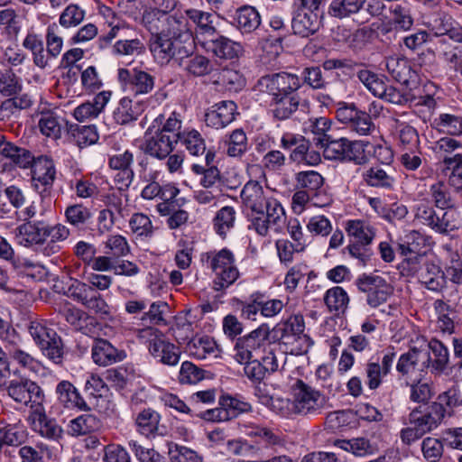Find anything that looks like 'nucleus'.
<instances>
[{
    "instance_id": "f257e3e1",
    "label": "nucleus",
    "mask_w": 462,
    "mask_h": 462,
    "mask_svg": "<svg viewBox=\"0 0 462 462\" xmlns=\"http://www.w3.org/2000/svg\"><path fill=\"white\" fill-rule=\"evenodd\" d=\"M462 406V393L457 387H450L439 393L430 406H420L411 410L400 438L405 445H411L425 434L437 429L446 416L452 417L457 407Z\"/></svg>"
},
{
    "instance_id": "f03ea898",
    "label": "nucleus",
    "mask_w": 462,
    "mask_h": 462,
    "mask_svg": "<svg viewBox=\"0 0 462 462\" xmlns=\"http://www.w3.org/2000/svg\"><path fill=\"white\" fill-rule=\"evenodd\" d=\"M430 237L417 230L405 232L402 236L392 240L396 254L402 258L397 269L402 276L413 277L420 268V261L430 246Z\"/></svg>"
},
{
    "instance_id": "7ed1b4c3",
    "label": "nucleus",
    "mask_w": 462,
    "mask_h": 462,
    "mask_svg": "<svg viewBox=\"0 0 462 462\" xmlns=\"http://www.w3.org/2000/svg\"><path fill=\"white\" fill-rule=\"evenodd\" d=\"M200 261L204 266L217 274L213 281L214 290L222 291L232 285L239 277L235 265V256L231 250L225 247L219 251H209L201 254Z\"/></svg>"
},
{
    "instance_id": "20e7f679",
    "label": "nucleus",
    "mask_w": 462,
    "mask_h": 462,
    "mask_svg": "<svg viewBox=\"0 0 462 462\" xmlns=\"http://www.w3.org/2000/svg\"><path fill=\"white\" fill-rule=\"evenodd\" d=\"M415 218L423 226L438 234L448 236L461 226L459 214L456 208H437L428 203H420L415 208Z\"/></svg>"
},
{
    "instance_id": "39448f33",
    "label": "nucleus",
    "mask_w": 462,
    "mask_h": 462,
    "mask_svg": "<svg viewBox=\"0 0 462 462\" xmlns=\"http://www.w3.org/2000/svg\"><path fill=\"white\" fill-rule=\"evenodd\" d=\"M29 170L31 171V183L33 189L42 199H51L57 175L56 165L52 157L46 154L36 156Z\"/></svg>"
},
{
    "instance_id": "423d86ee",
    "label": "nucleus",
    "mask_w": 462,
    "mask_h": 462,
    "mask_svg": "<svg viewBox=\"0 0 462 462\" xmlns=\"http://www.w3.org/2000/svg\"><path fill=\"white\" fill-rule=\"evenodd\" d=\"M280 146L290 152L289 160L296 165L317 166L321 162L319 152L311 148L310 140L301 134L284 133Z\"/></svg>"
},
{
    "instance_id": "0eeeda50",
    "label": "nucleus",
    "mask_w": 462,
    "mask_h": 462,
    "mask_svg": "<svg viewBox=\"0 0 462 462\" xmlns=\"http://www.w3.org/2000/svg\"><path fill=\"white\" fill-rule=\"evenodd\" d=\"M180 44L167 30L151 33L149 39V50L154 60L161 65L168 64L174 58L182 59L189 56L191 49L188 50L186 46H180Z\"/></svg>"
},
{
    "instance_id": "6e6552de",
    "label": "nucleus",
    "mask_w": 462,
    "mask_h": 462,
    "mask_svg": "<svg viewBox=\"0 0 462 462\" xmlns=\"http://www.w3.org/2000/svg\"><path fill=\"white\" fill-rule=\"evenodd\" d=\"M162 122L163 115H159L145 131L143 142L141 144V150L144 154L161 161L166 159L179 143L171 135L156 129V125H162Z\"/></svg>"
},
{
    "instance_id": "1a4fd4ad",
    "label": "nucleus",
    "mask_w": 462,
    "mask_h": 462,
    "mask_svg": "<svg viewBox=\"0 0 462 462\" xmlns=\"http://www.w3.org/2000/svg\"><path fill=\"white\" fill-rule=\"evenodd\" d=\"M301 87L300 76L286 71L263 75L255 84V89L267 95L270 99L300 90Z\"/></svg>"
},
{
    "instance_id": "9d476101",
    "label": "nucleus",
    "mask_w": 462,
    "mask_h": 462,
    "mask_svg": "<svg viewBox=\"0 0 462 462\" xmlns=\"http://www.w3.org/2000/svg\"><path fill=\"white\" fill-rule=\"evenodd\" d=\"M293 400V411L297 414L309 415L319 413L325 403V397L301 379H297L291 386Z\"/></svg>"
},
{
    "instance_id": "9b49d317",
    "label": "nucleus",
    "mask_w": 462,
    "mask_h": 462,
    "mask_svg": "<svg viewBox=\"0 0 462 462\" xmlns=\"http://www.w3.org/2000/svg\"><path fill=\"white\" fill-rule=\"evenodd\" d=\"M354 283L359 292L366 295L365 301L373 309L385 303L393 293V287L379 275L362 273Z\"/></svg>"
},
{
    "instance_id": "f8f14e48",
    "label": "nucleus",
    "mask_w": 462,
    "mask_h": 462,
    "mask_svg": "<svg viewBox=\"0 0 462 462\" xmlns=\"http://www.w3.org/2000/svg\"><path fill=\"white\" fill-rule=\"evenodd\" d=\"M241 199L246 208H250L256 215H263L265 209L280 210L282 207L281 202L273 197H265L262 185L257 180H250L244 186L241 194Z\"/></svg>"
},
{
    "instance_id": "ddd939ff",
    "label": "nucleus",
    "mask_w": 462,
    "mask_h": 462,
    "mask_svg": "<svg viewBox=\"0 0 462 462\" xmlns=\"http://www.w3.org/2000/svg\"><path fill=\"white\" fill-rule=\"evenodd\" d=\"M202 49L221 62L234 64L244 56L245 48L240 42L234 41L218 32Z\"/></svg>"
},
{
    "instance_id": "4468645a",
    "label": "nucleus",
    "mask_w": 462,
    "mask_h": 462,
    "mask_svg": "<svg viewBox=\"0 0 462 462\" xmlns=\"http://www.w3.org/2000/svg\"><path fill=\"white\" fill-rule=\"evenodd\" d=\"M187 18L194 24L193 42L202 47L218 32L215 24V15L203 10L189 8L185 10Z\"/></svg>"
},
{
    "instance_id": "2eb2a0df",
    "label": "nucleus",
    "mask_w": 462,
    "mask_h": 462,
    "mask_svg": "<svg viewBox=\"0 0 462 462\" xmlns=\"http://www.w3.org/2000/svg\"><path fill=\"white\" fill-rule=\"evenodd\" d=\"M117 78L124 89H129L135 95L152 92L155 84V78L152 75L136 68L132 70L120 68Z\"/></svg>"
},
{
    "instance_id": "dca6fc26",
    "label": "nucleus",
    "mask_w": 462,
    "mask_h": 462,
    "mask_svg": "<svg viewBox=\"0 0 462 462\" xmlns=\"http://www.w3.org/2000/svg\"><path fill=\"white\" fill-rule=\"evenodd\" d=\"M127 356L126 351L113 345L108 339L96 338L91 345V359L98 366H109L124 361Z\"/></svg>"
},
{
    "instance_id": "f3484780",
    "label": "nucleus",
    "mask_w": 462,
    "mask_h": 462,
    "mask_svg": "<svg viewBox=\"0 0 462 462\" xmlns=\"http://www.w3.org/2000/svg\"><path fill=\"white\" fill-rule=\"evenodd\" d=\"M64 222L68 224L73 233L78 236H85L93 229L91 225L93 223V212L90 208L85 206L83 203L69 204L65 208Z\"/></svg>"
},
{
    "instance_id": "a211bd4d",
    "label": "nucleus",
    "mask_w": 462,
    "mask_h": 462,
    "mask_svg": "<svg viewBox=\"0 0 462 462\" xmlns=\"http://www.w3.org/2000/svg\"><path fill=\"white\" fill-rule=\"evenodd\" d=\"M237 106L232 100H222L208 108L204 120L207 126L220 129L224 128L236 119Z\"/></svg>"
},
{
    "instance_id": "6ab92c4d",
    "label": "nucleus",
    "mask_w": 462,
    "mask_h": 462,
    "mask_svg": "<svg viewBox=\"0 0 462 462\" xmlns=\"http://www.w3.org/2000/svg\"><path fill=\"white\" fill-rule=\"evenodd\" d=\"M49 236V223L44 220L27 221L16 229L19 244L26 247L42 245Z\"/></svg>"
},
{
    "instance_id": "aec40b11",
    "label": "nucleus",
    "mask_w": 462,
    "mask_h": 462,
    "mask_svg": "<svg viewBox=\"0 0 462 462\" xmlns=\"http://www.w3.org/2000/svg\"><path fill=\"white\" fill-rule=\"evenodd\" d=\"M320 12L293 10L291 22L292 33L308 38L319 32L321 26Z\"/></svg>"
},
{
    "instance_id": "412c9836",
    "label": "nucleus",
    "mask_w": 462,
    "mask_h": 462,
    "mask_svg": "<svg viewBox=\"0 0 462 462\" xmlns=\"http://www.w3.org/2000/svg\"><path fill=\"white\" fill-rule=\"evenodd\" d=\"M58 403L69 410L89 411L90 406L76 386L68 380L60 381L55 388Z\"/></svg>"
},
{
    "instance_id": "4be33fe9",
    "label": "nucleus",
    "mask_w": 462,
    "mask_h": 462,
    "mask_svg": "<svg viewBox=\"0 0 462 462\" xmlns=\"http://www.w3.org/2000/svg\"><path fill=\"white\" fill-rule=\"evenodd\" d=\"M263 327H258L250 333L236 338L235 344L236 359L238 363L243 364L253 357V351L260 349L265 346L263 336L267 335V331H263Z\"/></svg>"
},
{
    "instance_id": "5701e85b",
    "label": "nucleus",
    "mask_w": 462,
    "mask_h": 462,
    "mask_svg": "<svg viewBox=\"0 0 462 462\" xmlns=\"http://www.w3.org/2000/svg\"><path fill=\"white\" fill-rule=\"evenodd\" d=\"M0 155L9 160L13 167L23 170H28L36 157L30 150L8 141L3 134H0Z\"/></svg>"
},
{
    "instance_id": "b1692460",
    "label": "nucleus",
    "mask_w": 462,
    "mask_h": 462,
    "mask_svg": "<svg viewBox=\"0 0 462 462\" xmlns=\"http://www.w3.org/2000/svg\"><path fill=\"white\" fill-rule=\"evenodd\" d=\"M149 352L160 363L173 366L180 358V350L178 346L167 340L164 336H155L149 340Z\"/></svg>"
},
{
    "instance_id": "393cba45",
    "label": "nucleus",
    "mask_w": 462,
    "mask_h": 462,
    "mask_svg": "<svg viewBox=\"0 0 462 462\" xmlns=\"http://www.w3.org/2000/svg\"><path fill=\"white\" fill-rule=\"evenodd\" d=\"M190 356L202 360L208 357L218 358L222 356V349L214 337L208 335H196L192 337L186 346Z\"/></svg>"
},
{
    "instance_id": "a878e982",
    "label": "nucleus",
    "mask_w": 462,
    "mask_h": 462,
    "mask_svg": "<svg viewBox=\"0 0 462 462\" xmlns=\"http://www.w3.org/2000/svg\"><path fill=\"white\" fill-rule=\"evenodd\" d=\"M139 377L135 365L133 363H126L122 365L112 367L106 372V380L111 387L120 394H124L128 385Z\"/></svg>"
},
{
    "instance_id": "bb28decb",
    "label": "nucleus",
    "mask_w": 462,
    "mask_h": 462,
    "mask_svg": "<svg viewBox=\"0 0 462 462\" xmlns=\"http://www.w3.org/2000/svg\"><path fill=\"white\" fill-rule=\"evenodd\" d=\"M161 419V414L155 410L143 409L134 419L136 431L148 439L162 436L165 428L160 425Z\"/></svg>"
},
{
    "instance_id": "cd10ccee",
    "label": "nucleus",
    "mask_w": 462,
    "mask_h": 462,
    "mask_svg": "<svg viewBox=\"0 0 462 462\" xmlns=\"http://www.w3.org/2000/svg\"><path fill=\"white\" fill-rule=\"evenodd\" d=\"M39 115L38 126L40 132L53 140L60 139L62 132H66L67 125L70 124L63 116L58 115L55 110L42 109L39 111Z\"/></svg>"
},
{
    "instance_id": "c85d7f7f",
    "label": "nucleus",
    "mask_w": 462,
    "mask_h": 462,
    "mask_svg": "<svg viewBox=\"0 0 462 462\" xmlns=\"http://www.w3.org/2000/svg\"><path fill=\"white\" fill-rule=\"evenodd\" d=\"M300 103V96L299 90L269 99L272 116L274 119L279 121L291 118L299 109Z\"/></svg>"
},
{
    "instance_id": "c756f323",
    "label": "nucleus",
    "mask_w": 462,
    "mask_h": 462,
    "mask_svg": "<svg viewBox=\"0 0 462 462\" xmlns=\"http://www.w3.org/2000/svg\"><path fill=\"white\" fill-rule=\"evenodd\" d=\"M282 328H286V344H292L298 340H303L306 348L303 350L301 347L298 349V353L307 352V350L313 346L312 338L304 334L305 322L301 314L291 315L285 321L279 322Z\"/></svg>"
},
{
    "instance_id": "7c9ffc66",
    "label": "nucleus",
    "mask_w": 462,
    "mask_h": 462,
    "mask_svg": "<svg viewBox=\"0 0 462 462\" xmlns=\"http://www.w3.org/2000/svg\"><path fill=\"white\" fill-rule=\"evenodd\" d=\"M388 72L391 76L407 89L417 88L418 74L413 70L411 65L405 60L391 59L386 64Z\"/></svg>"
},
{
    "instance_id": "2f4dec72",
    "label": "nucleus",
    "mask_w": 462,
    "mask_h": 462,
    "mask_svg": "<svg viewBox=\"0 0 462 462\" xmlns=\"http://www.w3.org/2000/svg\"><path fill=\"white\" fill-rule=\"evenodd\" d=\"M26 438V428L21 420L11 422L5 414H0V439L3 446H20Z\"/></svg>"
},
{
    "instance_id": "473e14b6",
    "label": "nucleus",
    "mask_w": 462,
    "mask_h": 462,
    "mask_svg": "<svg viewBox=\"0 0 462 462\" xmlns=\"http://www.w3.org/2000/svg\"><path fill=\"white\" fill-rule=\"evenodd\" d=\"M325 178L317 171H300L294 174L295 189H301L321 199L324 193Z\"/></svg>"
},
{
    "instance_id": "72a5a7b5",
    "label": "nucleus",
    "mask_w": 462,
    "mask_h": 462,
    "mask_svg": "<svg viewBox=\"0 0 462 462\" xmlns=\"http://www.w3.org/2000/svg\"><path fill=\"white\" fill-rule=\"evenodd\" d=\"M234 22L236 29L245 35L251 34L259 29L262 18L254 6L244 5L236 10Z\"/></svg>"
},
{
    "instance_id": "f704fd0d",
    "label": "nucleus",
    "mask_w": 462,
    "mask_h": 462,
    "mask_svg": "<svg viewBox=\"0 0 462 462\" xmlns=\"http://www.w3.org/2000/svg\"><path fill=\"white\" fill-rule=\"evenodd\" d=\"M323 301L329 313L336 318H341L348 310L350 297L343 287L334 286L325 291Z\"/></svg>"
},
{
    "instance_id": "c9c22d12",
    "label": "nucleus",
    "mask_w": 462,
    "mask_h": 462,
    "mask_svg": "<svg viewBox=\"0 0 462 462\" xmlns=\"http://www.w3.org/2000/svg\"><path fill=\"white\" fill-rule=\"evenodd\" d=\"M66 134L79 148L95 144L98 142L99 134L95 125H79L71 123L67 125Z\"/></svg>"
},
{
    "instance_id": "e433bc0d",
    "label": "nucleus",
    "mask_w": 462,
    "mask_h": 462,
    "mask_svg": "<svg viewBox=\"0 0 462 462\" xmlns=\"http://www.w3.org/2000/svg\"><path fill=\"white\" fill-rule=\"evenodd\" d=\"M420 269V273L417 274H419L420 282L426 289L439 292L446 288L445 272L439 264L427 261Z\"/></svg>"
},
{
    "instance_id": "4c0bfd02",
    "label": "nucleus",
    "mask_w": 462,
    "mask_h": 462,
    "mask_svg": "<svg viewBox=\"0 0 462 462\" xmlns=\"http://www.w3.org/2000/svg\"><path fill=\"white\" fill-rule=\"evenodd\" d=\"M102 420L92 413L81 414L72 419L68 424V433L72 437H79L100 430Z\"/></svg>"
},
{
    "instance_id": "58836bf2",
    "label": "nucleus",
    "mask_w": 462,
    "mask_h": 462,
    "mask_svg": "<svg viewBox=\"0 0 462 462\" xmlns=\"http://www.w3.org/2000/svg\"><path fill=\"white\" fill-rule=\"evenodd\" d=\"M218 405H220V410L223 411L225 419L227 421L252 410L251 404L245 402L242 396L238 394L232 395L226 393L219 396Z\"/></svg>"
},
{
    "instance_id": "ea45409f",
    "label": "nucleus",
    "mask_w": 462,
    "mask_h": 462,
    "mask_svg": "<svg viewBox=\"0 0 462 462\" xmlns=\"http://www.w3.org/2000/svg\"><path fill=\"white\" fill-rule=\"evenodd\" d=\"M143 112V105L140 102L134 104L128 97H124L119 100L117 107L113 112V117L116 124L125 125L138 119Z\"/></svg>"
},
{
    "instance_id": "a19ab883",
    "label": "nucleus",
    "mask_w": 462,
    "mask_h": 462,
    "mask_svg": "<svg viewBox=\"0 0 462 462\" xmlns=\"http://www.w3.org/2000/svg\"><path fill=\"white\" fill-rule=\"evenodd\" d=\"M129 227L135 239L150 242L158 229L152 225L150 217L144 213H134L129 219Z\"/></svg>"
},
{
    "instance_id": "79ce46f5",
    "label": "nucleus",
    "mask_w": 462,
    "mask_h": 462,
    "mask_svg": "<svg viewBox=\"0 0 462 462\" xmlns=\"http://www.w3.org/2000/svg\"><path fill=\"white\" fill-rule=\"evenodd\" d=\"M22 45L31 52L33 64L36 67L42 69L48 67V55H45L44 42L41 34H37L32 30L29 31Z\"/></svg>"
},
{
    "instance_id": "37998d69",
    "label": "nucleus",
    "mask_w": 462,
    "mask_h": 462,
    "mask_svg": "<svg viewBox=\"0 0 462 462\" xmlns=\"http://www.w3.org/2000/svg\"><path fill=\"white\" fill-rule=\"evenodd\" d=\"M189 19L187 15L174 14L168 18V28L171 37L180 42V43L189 42L191 46L193 42V30L189 25Z\"/></svg>"
},
{
    "instance_id": "c03bdc74",
    "label": "nucleus",
    "mask_w": 462,
    "mask_h": 462,
    "mask_svg": "<svg viewBox=\"0 0 462 462\" xmlns=\"http://www.w3.org/2000/svg\"><path fill=\"white\" fill-rule=\"evenodd\" d=\"M433 309L437 317L439 328L449 335L455 332V319L457 310L454 307L441 299H437L433 302Z\"/></svg>"
},
{
    "instance_id": "a18cd8bd",
    "label": "nucleus",
    "mask_w": 462,
    "mask_h": 462,
    "mask_svg": "<svg viewBox=\"0 0 462 462\" xmlns=\"http://www.w3.org/2000/svg\"><path fill=\"white\" fill-rule=\"evenodd\" d=\"M263 294L261 291H255L250 294L247 300L238 298L232 299V305L240 311V318L245 320L254 321L261 315L260 304Z\"/></svg>"
},
{
    "instance_id": "49530a36",
    "label": "nucleus",
    "mask_w": 462,
    "mask_h": 462,
    "mask_svg": "<svg viewBox=\"0 0 462 462\" xmlns=\"http://www.w3.org/2000/svg\"><path fill=\"white\" fill-rule=\"evenodd\" d=\"M431 356L427 362L431 364V368L438 374L443 373L449 365L448 348L439 339L431 338L428 344Z\"/></svg>"
},
{
    "instance_id": "de8ad7c7",
    "label": "nucleus",
    "mask_w": 462,
    "mask_h": 462,
    "mask_svg": "<svg viewBox=\"0 0 462 462\" xmlns=\"http://www.w3.org/2000/svg\"><path fill=\"white\" fill-rule=\"evenodd\" d=\"M34 415V430H37L42 437L52 440H57L58 439L61 438V427L58 424L55 419L49 417L43 409L35 411Z\"/></svg>"
},
{
    "instance_id": "09e8293b",
    "label": "nucleus",
    "mask_w": 462,
    "mask_h": 462,
    "mask_svg": "<svg viewBox=\"0 0 462 462\" xmlns=\"http://www.w3.org/2000/svg\"><path fill=\"white\" fill-rule=\"evenodd\" d=\"M236 212L234 207L225 206L216 212L212 219V226L215 233L225 239L227 233L235 227Z\"/></svg>"
},
{
    "instance_id": "8fccbe9b",
    "label": "nucleus",
    "mask_w": 462,
    "mask_h": 462,
    "mask_svg": "<svg viewBox=\"0 0 462 462\" xmlns=\"http://www.w3.org/2000/svg\"><path fill=\"white\" fill-rule=\"evenodd\" d=\"M51 339H46L45 342L39 345L37 347L40 349L42 355L48 360L57 365H62L64 361V343L62 337L56 332Z\"/></svg>"
},
{
    "instance_id": "3c124183",
    "label": "nucleus",
    "mask_w": 462,
    "mask_h": 462,
    "mask_svg": "<svg viewBox=\"0 0 462 462\" xmlns=\"http://www.w3.org/2000/svg\"><path fill=\"white\" fill-rule=\"evenodd\" d=\"M346 231L352 238L350 242L363 245H371L374 238V232L365 220L350 219L346 223Z\"/></svg>"
},
{
    "instance_id": "603ef678",
    "label": "nucleus",
    "mask_w": 462,
    "mask_h": 462,
    "mask_svg": "<svg viewBox=\"0 0 462 462\" xmlns=\"http://www.w3.org/2000/svg\"><path fill=\"white\" fill-rule=\"evenodd\" d=\"M362 181L368 187L393 189L394 179L379 166H372L361 174Z\"/></svg>"
},
{
    "instance_id": "864d4df0",
    "label": "nucleus",
    "mask_w": 462,
    "mask_h": 462,
    "mask_svg": "<svg viewBox=\"0 0 462 462\" xmlns=\"http://www.w3.org/2000/svg\"><path fill=\"white\" fill-rule=\"evenodd\" d=\"M276 211L277 214H274L273 210L265 209L263 215L255 214V216L252 217L251 225L259 236H266L271 225L280 226V223L282 222L285 212L282 207H280V210Z\"/></svg>"
},
{
    "instance_id": "5fc2aeb1",
    "label": "nucleus",
    "mask_w": 462,
    "mask_h": 462,
    "mask_svg": "<svg viewBox=\"0 0 462 462\" xmlns=\"http://www.w3.org/2000/svg\"><path fill=\"white\" fill-rule=\"evenodd\" d=\"M12 263L16 269L18 275L28 277L34 282L43 281L48 275V271L43 265L33 263L26 258L14 259Z\"/></svg>"
},
{
    "instance_id": "6e6d98bb",
    "label": "nucleus",
    "mask_w": 462,
    "mask_h": 462,
    "mask_svg": "<svg viewBox=\"0 0 462 462\" xmlns=\"http://www.w3.org/2000/svg\"><path fill=\"white\" fill-rule=\"evenodd\" d=\"M365 0H332L328 13L330 16L343 19L357 14L365 5Z\"/></svg>"
},
{
    "instance_id": "4d7b16f0",
    "label": "nucleus",
    "mask_w": 462,
    "mask_h": 462,
    "mask_svg": "<svg viewBox=\"0 0 462 462\" xmlns=\"http://www.w3.org/2000/svg\"><path fill=\"white\" fill-rule=\"evenodd\" d=\"M433 125L439 133L459 136L462 134V116L441 113L434 119Z\"/></svg>"
},
{
    "instance_id": "13d9d810",
    "label": "nucleus",
    "mask_w": 462,
    "mask_h": 462,
    "mask_svg": "<svg viewBox=\"0 0 462 462\" xmlns=\"http://www.w3.org/2000/svg\"><path fill=\"white\" fill-rule=\"evenodd\" d=\"M389 18L392 20L393 28L399 32L410 31L414 23L411 9L399 3L393 4L390 6Z\"/></svg>"
},
{
    "instance_id": "bf43d9fd",
    "label": "nucleus",
    "mask_w": 462,
    "mask_h": 462,
    "mask_svg": "<svg viewBox=\"0 0 462 462\" xmlns=\"http://www.w3.org/2000/svg\"><path fill=\"white\" fill-rule=\"evenodd\" d=\"M179 142L192 156H199L206 152L205 139L196 129L183 130Z\"/></svg>"
},
{
    "instance_id": "052dcab7",
    "label": "nucleus",
    "mask_w": 462,
    "mask_h": 462,
    "mask_svg": "<svg viewBox=\"0 0 462 462\" xmlns=\"http://www.w3.org/2000/svg\"><path fill=\"white\" fill-rule=\"evenodd\" d=\"M430 194L437 208L448 210V208H455V202L451 196L448 186L441 180H439L430 187Z\"/></svg>"
},
{
    "instance_id": "680f3d73",
    "label": "nucleus",
    "mask_w": 462,
    "mask_h": 462,
    "mask_svg": "<svg viewBox=\"0 0 462 462\" xmlns=\"http://www.w3.org/2000/svg\"><path fill=\"white\" fill-rule=\"evenodd\" d=\"M443 435L440 439L427 437L423 439L420 448L426 462H440L444 453Z\"/></svg>"
},
{
    "instance_id": "e2e57ef3",
    "label": "nucleus",
    "mask_w": 462,
    "mask_h": 462,
    "mask_svg": "<svg viewBox=\"0 0 462 462\" xmlns=\"http://www.w3.org/2000/svg\"><path fill=\"white\" fill-rule=\"evenodd\" d=\"M70 281L66 295L85 307L97 290L90 286L88 282L86 283L78 279H71Z\"/></svg>"
},
{
    "instance_id": "0e129e2a",
    "label": "nucleus",
    "mask_w": 462,
    "mask_h": 462,
    "mask_svg": "<svg viewBox=\"0 0 462 462\" xmlns=\"http://www.w3.org/2000/svg\"><path fill=\"white\" fill-rule=\"evenodd\" d=\"M442 163L447 170L450 171L448 184L457 191L462 188V153L445 156Z\"/></svg>"
},
{
    "instance_id": "69168bd1",
    "label": "nucleus",
    "mask_w": 462,
    "mask_h": 462,
    "mask_svg": "<svg viewBox=\"0 0 462 462\" xmlns=\"http://www.w3.org/2000/svg\"><path fill=\"white\" fill-rule=\"evenodd\" d=\"M26 328L36 346L45 342L46 339H51L50 337L57 332L48 325L47 320L38 319L29 320Z\"/></svg>"
},
{
    "instance_id": "338daca9",
    "label": "nucleus",
    "mask_w": 462,
    "mask_h": 462,
    "mask_svg": "<svg viewBox=\"0 0 462 462\" xmlns=\"http://www.w3.org/2000/svg\"><path fill=\"white\" fill-rule=\"evenodd\" d=\"M168 454L171 462H203V457L197 451L176 443L169 444Z\"/></svg>"
},
{
    "instance_id": "774afa93",
    "label": "nucleus",
    "mask_w": 462,
    "mask_h": 462,
    "mask_svg": "<svg viewBox=\"0 0 462 462\" xmlns=\"http://www.w3.org/2000/svg\"><path fill=\"white\" fill-rule=\"evenodd\" d=\"M128 447L139 462H163L162 455L153 448L146 447L138 440H129Z\"/></svg>"
}]
</instances>
